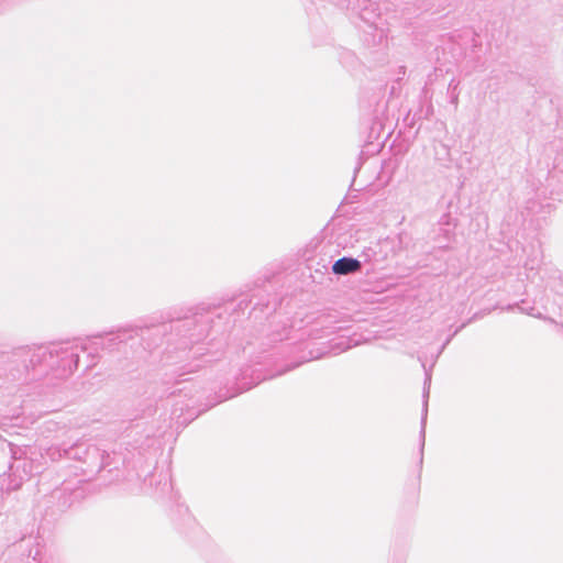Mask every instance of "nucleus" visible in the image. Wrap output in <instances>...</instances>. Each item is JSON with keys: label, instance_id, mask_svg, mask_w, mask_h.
Here are the masks:
<instances>
[{"label": "nucleus", "instance_id": "nucleus-1", "mask_svg": "<svg viewBox=\"0 0 563 563\" xmlns=\"http://www.w3.org/2000/svg\"><path fill=\"white\" fill-rule=\"evenodd\" d=\"M361 268L360 261L351 257H342L338 260L333 266L332 271L338 275H346L350 273H354Z\"/></svg>", "mask_w": 563, "mask_h": 563}]
</instances>
